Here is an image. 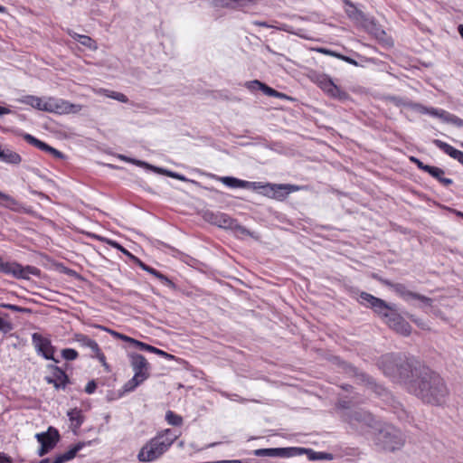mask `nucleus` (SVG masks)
Masks as SVG:
<instances>
[{"label": "nucleus", "instance_id": "nucleus-20", "mask_svg": "<svg viewBox=\"0 0 463 463\" xmlns=\"http://www.w3.org/2000/svg\"><path fill=\"white\" fill-rule=\"evenodd\" d=\"M0 161L8 165H17L22 162V157L11 148L0 146Z\"/></svg>", "mask_w": 463, "mask_h": 463}, {"label": "nucleus", "instance_id": "nucleus-8", "mask_svg": "<svg viewBox=\"0 0 463 463\" xmlns=\"http://www.w3.org/2000/svg\"><path fill=\"white\" fill-rule=\"evenodd\" d=\"M343 417L354 430L361 432L364 428L372 427L374 422L373 414L364 410L346 411Z\"/></svg>", "mask_w": 463, "mask_h": 463}, {"label": "nucleus", "instance_id": "nucleus-1", "mask_svg": "<svg viewBox=\"0 0 463 463\" xmlns=\"http://www.w3.org/2000/svg\"><path fill=\"white\" fill-rule=\"evenodd\" d=\"M378 366L385 376L424 403L440 406L446 402L449 390L443 378L415 357L386 354L380 357Z\"/></svg>", "mask_w": 463, "mask_h": 463}, {"label": "nucleus", "instance_id": "nucleus-26", "mask_svg": "<svg viewBox=\"0 0 463 463\" xmlns=\"http://www.w3.org/2000/svg\"><path fill=\"white\" fill-rule=\"evenodd\" d=\"M67 415L75 428H80L84 421L81 411L77 408L69 411Z\"/></svg>", "mask_w": 463, "mask_h": 463}, {"label": "nucleus", "instance_id": "nucleus-50", "mask_svg": "<svg viewBox=\"0 0 463 463\" xmlns=\"http://www.w3.org/2000/svg\"><path fill=\"white\" fill-rule=\"evenodd\" d=\"M155 354H158L160 356L165 357L168 360L174 359V355H172L170 354H167L166 352H165V351H163L161 349H158V348H156V350L155 351Z\"/></svg>", "mask_w": 463, "mask_h": 463}, {"label": "nucleus", "instance_id": "nucleus-60", "mask_svg": "<svg viewBox=\"0 0 463 463\" xmlns=\"http://www.w3.org/2000/svg\"><path fill=\"white\" fill-rule=\"evenodd\" d=\"M156 347H155V346H153V345H148V346H147V350H146V351H147V352H150V353L155 354V351H156Z\"/></svg>", "mask_w": 463, "mask_h": 463}, {"label": "nucleus", "instance_id": "nucleus-46", "mask_svg": "<svg viewBox=\"0 0 463 463\" xmlns=\"http://www.w3.org/2000/svg\"><path fill=\"white\" fill-rule=\"evenodd\" d=\"M411 161L414 162L416 164V165L422 171L424 172H428L429 168L430 165H425L423 162H421L420 160H419L418 158H415V157H411Z\"/></svg>", "mask_w": 463, "mask_h": 463}, {"label": "nucleus", "instance_id": "nucleus-34", "mask_svg": "<svg viewBox=\"0 0 463 463\" xmlns=\"http://www.w3.org/2000/svg\"><path fill=\"white\" fill-rule=\"evenodd\" d=\"M232 230L236 236H251L250 232L244 226L241 225L237 221L234 222Z\"/></svg>", "mask_w": 463, "mask_h": 463}, {"label": "nucleus", "instance_id": "nucleus-52", "mask_svg": "<svg viewBox=\"0 0 463 463\" xmlns=\"http://www.w3.org/2000/svg\"><path fill=\"white\" fill-rule=\"evenodd\" d=\"M146 271L148 272L149 274L155 276L157 279H158V276L161 274V272H159L158 270H156V269H154L150 266L146 268Z\"/></svg>", "mask_w": 463, "mask_h": 463}, {"label": "nucleus", "instance_id": "nucleus-30", "mask_svg": "<svg viewBox=\"0 0 463 463\" xmlns=\"http://www.w3.org/2000/svg\"><path fill=\"white\" fill-rule=\"evenodd\" d=\"M234 222H235V220L230 218L228 215H226L224 213H221L216 216L215 222L222 228H226V229L232 230Z\"/></svg>", "mask_w": 463, "mask_h": 463}, {"label": "nucleus", "instance_id": "nucleus-28", "mask_svg": "<svg viewBox=\"0 0 463 463\" xmlns=\"http://www.w3.org/2000/svg\"><path fill=\"white\" fill-rule=\"evenodd\" d=\"M244 86L251 92L261 90L265 95L267 92V89L269 87L268 85L260 81L259 80L246 81Z\"/></svg>", "mask_w": 463, "mask_h": 463}, {"label": "nucleus", "instance_id": "nucleus-23", "mask_svg": "<svg viewBox=\"0 0 463 463\" xmlns=\"http://www.w3.org/2000/svg\"><path fill=\"white\" fill-rule=\"evenodd\" d=\"M257 0H217V3L227 8L244 7L250 4H255Z\"/></svg>", "mask_w": 463, "mask_h": 463}, {"label": "nucleus", "instance_id": "nucleus-40", "mask_svg": "<svg viewBox=\"0 0 463 463\" xmlns=\"http://www.w3.org/2000/svg\"><path fill=\"white\" fill-rule=\"evenodd\" d=\"M14 329L13 324L0 317V332L3 334H8Z\"/></svg>", "mask_w": 463, "mask_h": 463}, {"label": "nucleus", "instance_id": "nucleus-56", "mask_svg": "<svg viewBox=\"0 0 463 463\" xmlns=\"http://www.w3.org/2000/svg\"><path fill=\"white\" fill-rule=\"evenodd\" d=\"M68 33H69V35L71 38H73L74 40H76L78 42H79V37H82L83 36V34H79V33H75L73 31H71V30L68 31Z\"/></svg>", "mask_w": 463, "mask_h": 463}, {"label": "nucleus", "instance_id": "nucleus-42", "mask_svg": "<svg viewBox=\"0 0 463 463\" xmlns=\"http://www.w3.org/2000/svg\"><path fill=\"white\" fill-rule=\"evenodd\" d=\"M156 173L165 174V175L170 176V177L175 178V179H177V180L187 181V178L184 175H180V174L175 173V172H172V171L165 170V169H162V171H156Z\"/></svg>", "mask_w": 463, "mask_h": 463}, {"label": "nucleus", "instance_id": "nucleus-2", "mask_svg": "<svg viewBox=\"0 0 463 463\" xmlns=\"http://www.w3.org/2000/svg\"><path fill=\"white\" fill-rule=\"evenodd\" d=\"M359 302L367 307L373 308L397 333L402 335H409L411 334V326L410 324L396 312L394 307L389 305L384 300L367 292H361Z\"/></svg>", "mask_w": 463, "mask_h": 463}, {"label": "nucleus", "instance_id": "nucleus-43", "mask_svg": "<svg viewBox=\"0 0 463 463\" xmlns=\"http://www.w3.org/2000/svg\"><path fill=\"white\" fill-rule=\"evenodd\" d=\"M158 279L161 281V283H163L166 287H169V288H171L173 289L175 288V284L170 279H168L165 275H164L163 273H161L158 276Z\"/></svg>", "mask_w": 463, "mask_h": 463}, {"label": "nucleus", "instance_id": "nucleus-10", "mask_svg": "<svg viewBox=\"0 0 463 463\" xmlns=\"http://www.w3.org/2000/svg\"><path fill=\"white\" fill-rule=\"evenodd\" d=\"M35 439L41 444L37 454L38 456L43 457L56 446L60 439V434L55 428L49 427L47 431L36 433Z\"/></svg>", "mask_w": 463, "mask_h": 463}, {"label": "nucleus", "instance_id": "nucleus-33", "mask_svg": "<svg viewBox=\"0 0 463 463\" xmlns=\"http://www.w3.org/2000/svg\"><path fill=\"white\" fill-rule=\"evenodd\" d=\"M79 43L90 50L95 51L98 49L96 42L88 35L79 37Z\"/></svg>", "mask_w": 463, "mask_h": 463}, {"label": "nucleus", "instance_id": "nucleus-45", "mask_svg": "<svg viewBox=\"0 0 463 463\" xmlns=\"http://www.w3.org/2000/svg\"><path fill=\"white\" fill-rule=\"evenodd\" d=\"M97 389V383H95L94 380L92 381H90L87 385L85 386V392L88 393V394H91L93 393Z\"/></svg>", "mask_w": 463, "mask_h": 463}, {"label": "nucleus", "instance_id": "nucleus-12", "mask_svg": "<svg viewBox=\"0 0 463 463\" xmlns=\"http://www.w3.org/2000/svg\"><path fill=\"white\" fill-rule=\"evenodd\" d=\"M32 341L38 354H41L46 360H52L55 363L59 362V360L54 358L55 348L52 346L49 338H46L38 333H33L32 335Z\"/></svg>", "mask_w": 463, "mask_h": 463}, {"label": "nucleus", "instance_id": "nucleus-14", "mask_svg": "<svg viewBox=\"0 0 463 463\" xmlns=\"http://www.w3.org/2000/svg\"><path fill=\"white\" fill-rule=\"evenodd\" d=\"M293 447L289 448H270V449H258L253 450V455L256 457H270V458H293Z\"/></svg>", "mask_w": 463, "mask_h": 463}, {"label": "nucleus", "instance_id": "nucleus-63", "mask_svg": "<svg viewBox=\"0 0 463 463\" xmlns=\"http://www.w3.org/2000/svg\"><path fill=\"white\" fill-rule=\"evenodd\" d=\"M6 12V8L3 5H0V13H5Z\"/></svg>", "mask_w": 463, "mask_h": 463}, {"label": "nucleus", "instance_id": "nucleus-57", "mask_svg": "<svg viewBox=\"0 0 463 463\" xmlns=\"http://www.w3.org/2000/svg\"><path fill=\"white\" fill-rule=\"evenodd\" d=\"M68 33H69V35L71 38H73L74 40H76L78 42H79V37H82L83 36V34H79V33H75L73 31H71V30L68 31Z\"/></svg>", "mask_w": 463, "mask_h": 463}, {"label": "nucleus", "instance_id": "nucleus-13", "mask_svg": "<svg viewBox=\"0 0 463 463\" xmlns=\"http://www.w3.org/2000/svg\"><path fill=\"white\" fill-rule=\"evenodd\" d=\"M47 369L50 374L44 377L46 383L52 384L55 389H65L70 380L64 370L54 364H48Z\"/></svg>", "mask_w": 463, "mask_h": 463}, {"label": "nucleus", "instance_id": "nucleus-9", "mask_svg": "<svg viewBox=\"0 0 463 463\" xmlns=\"http://www.w3.org/2000/svg\"><path fill=\"white\" fill-rule=\"evenodd\" d=\"M409 107L417 110L422 114H429L432 117L440 118L443 122L453 124L457 127L463 128V119L457 117L454 114H451L444 109H435V108H427L419 103H410Z\"/></svg>", "mask_w": 463, "mask_h": 463}, {"label": "nucleus", "instance_id": "nucleus-53", "mask_svg": "<svg viewBox=\"0 0 463 463\" xmlns=\"http://www.w3.org/2000/svg\"><path fill=\"white\" fill-rule=\"evenodd\" d=\"M440 184H442L443 185L445 186H449L450 184H453V180L450 179V178H446V177H441L440 180L439 181Z\"/></svg>", "mask_w": 463, "mask_h": 463}, {"label": "nucleus", "instance_id": "nucleus-61", "mask_svg": "<svg viewBox=\"0 0 463 463\" xmlns=\"http://www.w3.org/2000/svg\"><path fill=\"white\" fill-rule=\"evenodd\" d=\"M458 33L463 38V24H459L458 27Z\"/></svg>", "mask_w": 463, "mask_h": 463}, {"label": "nucleus", "instance_id": "nucleus-44", "mask_svg": "<svg viewBox=\"0 0 463 463\" xmlns=\"http://www.w3.org/2000/svg\"><path fill=\"white\" fill-rule=\"evenodd\" d=\"M108 243L109 245H111L113 248L119 250L124 254L132 257L131 253L128 250H127L123 246H121L118 242L114 241H108ZM133 258H135V257L133 256Z\"/></svg>", "mask_w": 463, "mask_h": 463}, {"label": "nucleus", "instance_id": "nucleus-27", "mask_svg": "<svg viewBox=\"0 0 463 463\" xmlns=\"http://www.w3.org/2000/svg\"><path fill=\"white\" fill-rule=\"evenodd\" d=\"M98 93L102 94L108 98L116 99L118 101H120L122 103H127L128 101V97L121 92H117V91H113V90H106V89H100L98 90Z\"/></svg>", "mask_w": 463, "mask_h": 463}, {"label": "nucleus", "instance_id": "nucleus-3", "mask_svg": "<svg viewBox=\"0 0 463 463\" xmlns=\"http://www.w3.org/2000/svg\"><path fill=\"white\" fill-rule=\"evenodd\" d=\"M18 102L31 106L41 111L54 114H76L81 111L82 105L74 104L63 99L47 97L40 98L33 95H25L17 99Z\"/></svg>", "mask_w": 463, "mask_h": 463}, {"label": "nucleus", "instance_id": "nucleus-5", "mask_svg": "<svg viewBox=\"0 0 463 463\" xmlns=\"http://www.w3.org/2000/svg\"><path fill=\"white\" fill-rule=\"evenodd\" d=\"M373 442L380 449L392 452L404 446L405 436L401 430L393 425L383 424L375 432Z\"/></svg>", "mask_w": 463, "mask_h": 463}, {"label": "nucleus", "instance_id": "nucleus-58", "mask_svg": "<svg viewBox=\"0 0 463 463\" xmlns=\"http://www.w3.org/2000/svg\"><path fill=\"white\" fill-rule=\"evenodd\" d=\"M135 259H136V260H137V262L138 266H139L143 270H145V271H146V268H147V267H148V265H146V263H144L143 261H141V260H138L137 258H135Z\"/></svg>", "mask_w": 463, "mask_h": 463}, {"label": "nucleus", "instance_id": "nucleus-35", "mask_svg": "<svg viewBox=\"0 0 463 463\" xmlns=\"http://www.w3.org/2000/svg\"><path fill=\"white\" fill-rule=\"evenodd\" d=\"M61 356L67 361H73L78 358L79 354L75 349L65 348L61 350Z\"/></svg>", "mask_w": 463, "mask_h": 463}, {"label": "nucleus", "instance_id": "nucleus-25", "mask_svg": "<svg viewBox=\"0 0 463 463\" xmlns=\"http://www.w3.org/2000/svg\"><path fill=\"white\" fill-rule=\"evenodd\" d=\"M315 81L317 83L319 88L323 90L327 95L330 94L334 86L335 85L332 80L326 75H318L317 76Z\"/></svg>", "mask_w": 463, "mask_h": 463}, {"label": "nucleus", "instance_id": "nucleus-64", "mask_svg": "<svg viewBox=\"0 0 463 463\" xmlns=\"http://www.w3.org/2000/svg\"><path fill=\"white\" fill-rule=\"evenodd\" d=\"M456 214L461 218H463V213L459 211H456Z\"/></svg>", "mask_w": 463, "mask_h": 463}, {"label": "nucleus", "instance_id": "nucleus-7", "mask_svg": "<svg viewBox=\"0 0 463 463\" xmlns=\"http://www.w3.org/2000/svg\"><path fill=\"white\" fill-rule=\"evenodd\" d=\"M0 272L12 275L15 279H28L30 275L39 276L40 270L33 266H22L14 261H5L0 256Z\"/></svg>", "mask_w": 463, "mask_h": 463}, {"label": "nucleus", "instance_id": "nucleus-37", "mask_svg": "<svg viewBox=\"0 0 463 463\" xmlns=\"http://www.w3.org/2000/svg\"><path fill=\"white\" fill-rule=\"evenodd\" d=\"M266 95L269 96V97L278 98V99H286V100H291L292 99V98H290L287 94L279 92V91L270 88L269 86L267 89Z\"/></svg>", "mask_w": 463, "mask_h": 463}, {"label": "nucleus", "instance_id": "nucleus-6", "mask_svg": "<svg viewBox=\"0 0 463 463\" xmlns=\"http://www.w3.org/2000/svg\"><path fill=\"white\" fill-rule=\"evenodd\" d=\"M130 365L134 376L122 387L123 392H131L149 377V364L146 357L137 353H129Z\"/></svg>", "mask_w": 463, "mask_h": 463}, {"label": "nucleus", "instance_id": "nucleus-59", "mask_svg": "<svg viewBox=\"0 0 463 463\" xmlns=\"http://www.w3.org/2000/svg\"><path fill=\"white\" fill-rule=\"evenodd\" d=\"M343 60H344V61H347V62H348V63H350V64L357 65V62H356L354 59H352V58H350V57H345V56H343Z\"/></svg>", "mask_w": 463, "mask_h": 463}, {"label": "nucleus", "instance_id": "nucleus-36", "mask_svg": "<svg viewBox=\"0 0 463 463\" xmlns=\"http://www.w3.org/2000/svg\"><path fill=\"white\" fill-rule=\"evenodd\" d=\"M91 356L97 358L99 361V363L104 367L105 371H107V372L110 371L109 365L106 362V356L102 353V351H101V349L99 347V350L95 351Z\"/></svg>", "mask_w": 463, "mask_h": 463}, {"label": "nucleus", "instance_id": "nucleus-22", "mask_svg": "<svg viewBox=\"0 0 463 463\" xmlns=\"http://www.w3.org/2000/svg\"><path fill=\"white\" fill-rule=\"evenodd\" d=\"M343 1L346 6L345 13L350 19L355 21H363L365 19L364 14L361 10H359L351 1Z\"/></svg>", "mask_w": 463, "mask_h": 463}, {"label": "nucleus", "instance_id": "nucleus-38", "mask_svg": "<svg viewBox=\"0 0 463 463\" xmlns=\"http://www.w3.org/2000/svg\"><path fill=\"white\" fill-rule=\"evenodd\" d=\"M0 199L5 202L4 205L5 207H9V208L13 209L14 206L17 205V202H16L15 199H14L10 195L5 194H4L2 192H0Z\"/></svg>", "mask_w": 463, "mask_h": 463}, {"label": "nucleus", "instance_id": "nucleus-16", "mask_svg": "<svg viewBox=\"0 0 463 463\" xmlns=\"http://www.w3.org/2000/svg\"><path fill=\"white\" fill-rule=\"evenodd\" d=\"M23 138L30 145L39 148L42 151H45L47 153H50L55 158L61 159L64 157L63 154L57 150L56 148L49 146L48 144L39 140L35 137L32 136L31 134L24 133L23 135Z\"/></svg>", "mask_w": 463, "mask_h": 463}, {"label": "nucleus", "instance_id": "nucleus-55", "mask_svg": "<svg viewBox=\"0 0 463 463\" xmlns=\"http://www.w3.org/2000/svg\"><path fill=\"white\" fill-rule=\"evenodd\" d=\"M120 340H123L125 342H128L129 344H131L133 346H134V342H136V339L130 337V336H128L124 334H122V337L120 338Z\"/></svg>", "mask_w": 463, "mask_h": 463}, {"label": "nucleus", "instance_id": "nucleus-17", "mask_svg": "<svg viewBox=\"0 0 463 463\" xmlns=\"http://www.w3.org/2000/svg\"><path fill=\"white\" fill-rule=\"evenodd\" d=\"M293 450H295L293 457H298L305 454L310 461L333 459L332 454L326 452H317L312 449L293 447Z\"/></svg>", "mask_w": 463, "mask_h": 463}, {"label": "nucleus", "instance_id": "nucleus-21", "mask_svg": "<svg viewBox=\"0 0 463 463\" xmlns=\"http://www.w3.org/2000/svg\"><path fill=\"white\" fill-rule=\"evenodd\" d=\"M90 443L91 441H89L88 445H90ZM86 445V442H78L65 453L57 456L52 463H64L73 459L76 457L77 453L80 450H81Z\"/></svg>", "mask_w": 463, "mask_h": 463}, {"label": "nucleus", "instance_id": "nucleus-31", "mask_svg": "<svg viewBox=\"0 0 463 463\" xmlns=\"http://www.w3.org/2000/svg\"><path fill=\"white\" fill-rule=\"evenodd\" d=\"M165 420L172 426H181L183 423V418L172 411H166Z\"/></svg>", "mask_w": 463, "mask_h": 463}, {"label": "nucleus", "instance_id": "nucleus-54", "mask_svg": "<svg viewBox=\"0 0 463 463\" xmlns=\"http://www.w3.org/2000/svg\"><path fill=\"white\" fill-rule=\"evenodd\" d=\"M120 340H123L125 342H128L129 344H131L133 346H134V342H136V339L130 337V336H128L124 334H122V337L120 338Z\"/></svg>", "mask_w": 463, "mask_h": 463}, {"label": "nucleus", "instance_id": "nucleus-51", "mask_svg": "<svg viewBox=\"0 0 463 463\" xmlns=\"http://www.w3.org/2000/svg\"><path fill=\"white\" fill-rule=\"evenodd\" d=\"M0 463H12V458L3 452H0Z\"/></svg>", "mask_w": 463, "mask_h": 463}, {"label": "nucleus", "instance_id": "nucleus-48", "mask_svg": "<svg viewBox=\"0 0 463 463\" xmlns=\"http://www.w3.org/2000/svg\"><path fill=\"white\" fill-rule=\"evenodd\" d=\"M378 281L381 282L383 285L392 288L394 291V288H395L394 286L396 283H393L391 280L383 279V278H379Z\"/></svg>", "mask_w": 463, "mask_h": 463}, {"label": "nucleus", "instance_id": "nucleus-49", "mask_svg": "<svg viewBox=\"0 0 463 463\" xmlns=\"http://www.w3.org/2000/svg\"><path fill=\"white\" fill-rule=\"evenodd\" d=\"M148 344H146L144 342L138 341L136 339V342H134V347H137L142 351L147 350Z\"/></svg>", "mask_w": 463, "mask_h": 463}, {"label": "nucleus", "instance_id": "nucleus-19", "mask_svg": "<svg viewBox=\"0 0 463 463\" xmlns=\"http://www.w3.org/2000/svg\"><path fill=\"white\" fill-rule=\"evenodd\" d=\"M433 144L439 147L440 150H442L445 154L449 155L450 157L458 160L460 164L463 165V152L460 150L456 149L449 144L439 140V139H434Z\"/></svg>", "mask_w": 463, "mask_h": 463}, {"label": "nucleus", "instance_id": "nucleus-32", "mask_svg": "<svg viewBox=\"0 0 463 463\" xmlns=\"http://www.w3.org/2000/svg\"><path fill=\"white\" fill-rule=\"evenodd\" d=\"M330 97L337 99L341 101L346 100L349 99V95L346 91L341 90L338 86L335 85L333 90H331Z\"/></svg>", "mask_w": 463, "mask_h": 463}, {"label": "nucleus", "instance_id": "nucleus-62", "mask_svg": "<svg viewBox=\"0 0 463 463\" xmlns=\"http://www.w3.org/2000/svg\"><path fill=\"white\" fill-rule=\"evenodd\" d=\"M256 24H258L260 26L268 27V24L265 22H258V23H256Z\"/></svg>", "mask_w": 463, "mask_h": 463}, {"label": "nucleus", "instance_id": "nucleus-4", "mask_svg": "<svg viewBox=\"0 0 463 463\" xmlns=\"http://www.w3.org/2000/svg\"><path fill=\"white\" fill-rule=\"evenodd\" d=\"M178 435L171 429L159 431L139 450L137 459L140 462H153L161 458L177 439Z\"/></svg>", "mask_w": 463, "mask_h": 463}, {"label": "nucleus", "instance_id": "nucleus-18", "mask_svg": "<svg viewBox=\"0 0 463 463\" xmlns=\"http://www.w3.org/2000/svg\"><path fill=\"white\" fill-rule=\"evenodd\" d=\"M220 181L230 188H252L254 190L260 187V182H249L241 180L233 176H222Z\"/></svg>", "mask_w": 463, "mask_h": 463}, {"label": "nucleus", "instance_id": "nucleus-15", "mask_svg": "<svg viewBox=\"0 0 463 463\" xmlns=\"http://www.w3.org/2000/svg\"><path fill=\"white\" fill-rule=\"evenodd\" d=\"M394 287V292L405 301L417 299L420 300L422 303L428 306L432 304V299L430 298L425 297L416 292H412L411 290L408 289L407 287L402 283H396Z\"/></svg>", "mask_w": 463, "mask_h": 463}, {"label": "nucleus", "instance_id": "nucleus-29", "mask_svg": "<svg viewBox=\"0 0 463 463\" xmlns=\"http://www.w3.org/2000/svg\"><path fill=\"white\" fill-rule=\"evenodd\" d=\"M119 158L121 160L125 161V162L132 163V164H134V165H136L137 166L146 167V168L150 169V170H152L154 172H156V171H162V168L151 165L148 163L141 161V160L130 158V157H128L126 156H120Z\"/></svg>", "mask_w": 463, "mask_h": 463}, {"label": "nucleus", "instance_id": "nucleus-39", "mask_svg": "<svg viewBox=\"0 0 463 463\" xmlns=\"http://www.w3.org/2000/svg\"><path fill=\"white\" fill-rule=\"evenodd\" d=\"M0 307H4V308H6V309H9V310H12V311H15V312L31 313V309L26 308V307H19V306H16V305H13V304L1 303Z\"/></svg>", "mask_w": 463, "mask_h": 463}, {"label": "nucleus", "instance_id": "nucleus-47", "mask_svg": "<svg viewBox=\"0 0 463 463\" xmlns=\"http://www.w3.org/2000/svg\"><path fill=\"white\" fill-rule=\"evenodd\" d=\"M99 328L109 333L114 338L116 339H120L122 337V334L119 333V332H117L115 330H112V329H109V328H107L105 326H98Z\"/></svg>", "mask_w": 463, "mask_h": 463}, {"label": "nucleus", "instance_id": "nucleus-24", "mask_svg": "<svg viewBox=\"0 0 463 463\" xmlns=\"http://www.w3.org/2000/svg\"><path fill=\"white\" fill-rule=\"evenodd\" d=\"M75 339L81 346L90 348L92 353L99 350L98 343L85 335L78 334Z\"/></svg>", "mask_w": 463, "mask_h": 463}, {"label": "nucleus", "instance_id": "nucleus-41", "mask_svg": "<svg viewBox=\"0 0 463 463\" xmlns=\"http://www.w3.org/2000/svg\"><path fill=\"white\" fill-rule=\"evenodd\" d=\"M432 177L436 178L438 181L444 175V170L439 167L430 165L428 172Z\"/></svg>", "mask_w": 463, "mask_h": 463}, {"label": "nucleus", "instance_id": "nucleus-11", "mask_svg": "<svg viewBox=\"0 0 463 463\" xmlns=\"http://www.w3.org/2000/svg\"><path fill=\"white\" fill-rule=\"evenodd\" d=\"M259 189H262L263 194L278 199L283 200L289 194L298 191L299 187L294 184H261Z\"/></svg>", "mask_w": 463, "mask_h": 463}]
</instances>
